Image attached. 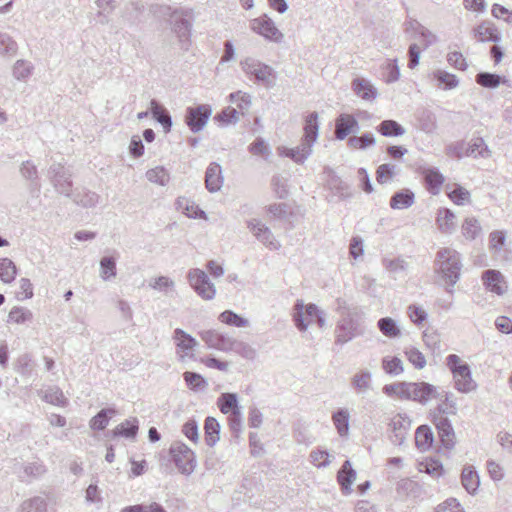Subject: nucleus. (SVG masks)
Returning a JSON list of instances; mask_svg holds the SVG:
<instances>
[{"instance_id":"f257e3e1","label":"nucleus","mask_w":512,"mask_h":512,"mask_svg":"<svg viewBox=\"0 0 512 512\" xmlns=\"http://www.w3.org/2000/svg\"><path fill=\"white\" fill-rule=\"evenodd\" d=\"M336 310L340 315L335 328L337 344H345L364 332L363 313L359 307L350 305L345 299L336 300Z\"/></svg>"},{"instance_id":"f03ea898","label":"nucleus","mask_w":512,"mask_h":512,"mask_svg":"<svg viewBox=\"0 0 512 512\" xmlns=\"http://www.w3.org/2000/svg\"><path fill=\"white\" fill-rule=\"evenodd\" d=\"M318 131V114L312 112L305 119L304 136L301 143L295 148L279 147V155L289 157L297 164H303L312 154V147L318 138Z\"/></svg>"},{"instance_id":"7ed1b4c3","label":"nucleus","mask_w":512,"mask_h":512,"mask_svg":"<svg viewBox=\"0 0 512 512\" xmlns=\"http://www.w3.org/2000/svg\"><path fill=\"white\" fill-rule=\"evenodd\" d=\"M386 394L400 400H413L426 404L432 398L439 396L437 388L426 382H398L386 385Z\"/></svg>"},{"instance_id":"20e7f679","label":"nucleus","mask_w":512,"mask_h":512,"mask_svg":"<svg viewBox=\"0 0 512 512\" xmlns=\"http://www.w3.org/2000/svg\"><path fill=\"white\" fill-rule=\"evenodd\" d=\"M462 263L460 254L451 248H443L437 252L435 260V269L441 274L442 278L453 287L460 278ZM449 294H453L452 288L446 289Z\"/></svg>"},{"instance_id":"39448f33","label":"nucleus","mask_w":512,"mask_h":512,"mask_svg":"<svg viewBox=\"0 0 512 512\" xmlns=\"http://www.w3.org/2000/svg\"><path fill=\"white\" fill-rule=\"evenodd\" d=\"M292 319L295 327L300 332L307 331L308 327L314 323L320 329L326 326V314L313 303L305 304L303 300L298 299L292 309Z\"/></svg>"},{"instance_id":"423d86ee","label":"nucleus","mask_w":512,"mask_h":512,"mask_svg":"<svg viewBox=\"0 0 512 512\" xmlns=\"http://www.w3.org/2000/svg\"><path fill=\"white\" fill-rule=\"evenodd\" d=\"M446 365L450 369L455 388L462 393H469L476 388V382L472 379L470 366L461 360L456 354L446 357Z\"/></svg>"},{"instance_id":"0eeeda50","label":"nucleus","mask_w":512,"mask_h":512,"mask_svg":"<svg viewBox=\"0 0 512 512\" xmlns=\"http://www.w3.org/2000/svg\"><path fill=\"white\" fill-rule=\"evenodd\" d=\"M240 66L246 75L253 76L258 83L266 87L274 85L276 72L271 66L252 57L241 60Z\"/></svg>"},{"instance_id":"6e6552de","label":"nucleus","mask_w":512,"mask_h":512,"mask_svg":"<svg viewBox=\"0 0 512 512\" xmlns=\"http://www.w3.org/2000/svg\"><path fill=\"white\" fill-rule=\"evenodd\" d=\"M169 452L173 463L181 474L188 476L194 472L197 465L195 453L186 444L174 442Z\"/></svg>"},{"instance_id":"1a4fd4ad","label":"nucleus","mask_w":512,"mask_h":512,"mask_svg":"<svg viewBox=\"0 0 512 512\" xmlns=\"http://www.w3.org/2000/svg\"><path fill=\"white\" fill-rule=\"evenodd\" d=\"M187 280L193 290L204 300H212L216 295L215 285L209 280L207 274L198 268L190 269Z\"/></svg>"},{"instance_id":"9d476101","label":"nucleus","mask_w":512,"mask_h":512,"mask_svg":"<svg viewBox=\"0 0 512 512\" xmlns=\"http://www.w3.org/2000/svg\"><path fill=\"white\" fill-rule=\"evenodd\" d=\"M250 29L265 38L266 40L280 44L283 42L284 34L277 28L274 21L266 14H263L250 21Z\"/></svg>"},{"instance_id":"9b49d317","label":"nucleus","mask_w":512,"mask_h":512,"mask_svg":"<svg viewBox=\"0 0 512 512\" xmlns=\"http://www.w3.org/2000/svg\"><path fill=\"white\" fill-rule=\"evenodd\" d=\"M172 339L176 346V355L180 361L194 358V350L198 346L197 340L181 328H176Z\"/></svg>"},{"instance_id":"f8f14e48","label":"nucleus","mask_w":512,"mask_h":512,"mask_svg":"<svg viewBox=\"0 0 512 512\" xmlns=\"http://www.w3.org/2000/svg\"><path fill=\"white\" fill-rule=\"evenodd\" d=\"M212 109L207 104L188 107L185 114V123L193 133L200 132L207 124Z\"/></svg>"},{"instance_id":"ddd939ff","label":"nucleus","mask_w":512,"mask_h":512,"mask_svg":"<svg viewBox=\"0 0 512 512\" xmlns=\"http://www.w3.org/2000/svg\"><path fill=\"white\" fill-rule=\"evenodd\" d=\"M51 182L60 194H64L68 197H71V189H72V174L68 169H66L63 165L59 163L52 164L48 171Z\"/></svg>"},{"instance_id":"4468645a","label":"nucleus","mask_w":512,"mask_h":512,"mask_svg":"<svg viewBox=\"0 0 512 512\" xmlns=\"http://www.w3.org/2000/svg\"><path fill=\"white\" fill-rule=\"evenodd\" d=\"M199 336L208 348L222 352H231L233 337L215 329L203 330L199 332Z\"/></svg>"},{"instance_id":"2eb2a0df","label":"nucleus","mask_w":512,"mask_h":512,"mask_svg":"<svg viewBox=\"0 0 512 512\" xmlns=\"http://www.w3.org/2000/svg\"><path fill=\"white\" fill-rule=\"evenodd\" d=\"M247 226L253 235L264 246L270 250H279L281 247L280 242L274 237L271 230L263 224L260 220L252 219L247 222Z\"/></svg>"},{"instance_id":"dca6fc26","label":"nucleus","mask_w":512,"mask_h":512,"mask_svg":"<svg viewBox=\"0 0 512 512\" xmlns=\"http://www.w3.org/2000/svg\"><path fill=\"white\" fill-rule=\"evenodd\" d=\"M389 426L392 431V435H390L392 443L403 444L411 427L410 418L407 415L397 414L391 419Z\"/></svg>"},{"instance_id":"f3484780","label":"nucleus","mask_w":512,"mask_h":512,"mask_svg":"<svg viewBox=\"0 0 512 512\" xmlns=\"http://www.w3.org/2000/svg\"><path fill=\"white\" fill-rule=\"evenodd\" d=\"M482 280L486 289L492 293L503 295L507 291V281L499 270L488 269L484 271Z\"/></svg>"},{"instance_id":"a211bd4d","label":"nucleus","mask_w":512,"mask_h":512,"mask_svg":"<svg viewBox=\"0 0 512 512\" xmlns=\"http://www.w3.org/2000/svg\"><path fill=\"white\" fill-rule=\"evenodd\" d=\"M434 424L442 445L447 449L453 448L455 445V433L448 418L442 414L437 415L434 418Z\"/></svg>"},{"instance_id":"6ab92c4d","label":"nucleus","mask_w":512,"mask_h":512,"mask_svg":"<svg viewBox=\"0 0 512 512\" xmlns=\"http://www.w3.org/2000/svg\"><path fill=\"white\" fill-rule=\"evenodd\" d=\"M473 37L479 42L498 43L501 40V34L497 27L491 21H482L472 30Z\"/></svg>"},{"instance_id":"aec40b11","label":"nucleus","mask_w":512,"mask_h":512,"mask_svg":"<svg viewBox=\"0 0 512 512\" xmlns=\"http://www.w3.org/2000/svg\"><path fill=\"white\" fill-rule=\"evenodd\" d=\"M224 182L222 167L212 162L205 172V187L210 193H216L221 190Z\"/></svg>"},{"instance_id":"412c9836","label":"nucleus","mask_w":512,"mask_h":512,"mask_svg":"<svg viewBox=\"0 0 512 512\" xmlns=\"http://www.w3.org/2000/svg\"><path fill=\"white\" fill-rule=\"evenodd\" d=\"M172 17L174 19L173 31L181 43V48L188 50L191 23L184 17L178 16L176 12L173 13Z\"/></svg>"},{"instance_id":"4be33fe9","label":"nucleus","mask_w":512,"mask_h":512,"mask_svg":"<svg viewBox=\"0 0 512 512\" xmlns=\"http://www.w3.org/2000/svg\"><path fill=\"white\" fill-rule=\"evenodd\" d=\"M356 479V472L352 468L351 462L346 460L337 474V481L341 486V490L344 494L351 493V484Z\"/></svg>"},{"instance_id":"5701e85b","label":"nucleus","mask_w":512,"mask_h":512,"mask_svg":"<svg viewBox=\"0 0 512 512\" xmlns=\"http://www.w3.org/2000/svg\"><path fill=\"white\" fill-rule=\"evenodd\" d=\"M358 123L352 115L341 114L336 120L335 135L339 140H343L351 132H355Z\"/></svg>"},{"instance_id":"b1692460","label":"nucleus","mask_w":512,"mask_h":512,"mask_svg":"<svg viewBox=\"0 0 512 512\" xmlns=\"http://www.w3.org/2000/svg\"><path fill=\"white\" fill-rule=\"evenodd\" d=\"M150 112L153 118L162 125L164 131L168 133L172 127V118L162 105H160L155 99L150 102Z\"/></svg>"},{"instance_id":"393cba45","label":"nucleus","mask_w":512,"mask_h":512,"mask_svg":"<svg viewBox=\"0 0 512 512\" xmlns=\"http://www.w3.org/2000/svg\"><path fill=\"white\" fill-rule=\"evenodd\" d=\"M175 207L189 218H206L205 212L199 209L194 201L186 197H178L175 202Z\"/></svg>"},{"instance_id":"a878e982","label":"nucleus","mask_w":512,"mask_h":512,"mask_svg":"<svg viewBox=\"0 0 512 512\" xmlns=\"http://www.w3.org/2000/svg\"><path fill=\"white\" fill-rule=\"evenodd\" d=\"M461 483L469 494H475L480 485V479L473 466H465L461 473Z\"/></svg>"},{"instance_id":"bb28decb","label":"nucleus","mask_w":512,"mask_h":512,"mask_svg":"<svg viewBox=\"0 0 512 512\" xmlns=\"http://www.w3.org/2000/svg\"><path fill=\"white\" fill-rule=\"evenodd\" d=\"M408 264L403 258H394L386 261V274L394 280H404L407 275Z\"/></svg>"},{"instance_id":"cd10ccee","label":"nucleus","mask_w":512,"mask_h":512,"mask_svg":"<svg viewBox=\"0 0 512 512\" xmlns=\"http://www.w3.org/2000/svg\"><path fill=\"white\" fill-rule=\"evenodd\" d=\"M414 193L409 189H402L394 193L390 199V206L393 209H406L414 203Z\"/></svg>"},{"instance_id":"c85d7f7f","label":"nucleus","mask_w":512,"mask_h":512,"mask_svg":"<svg viewBox=\"0 0 512 512\" xmlns=\"http://www.w3.org/2000/svg\"><path fill=\"white\" fill-rule=\"evenodd\" d=\"M449 199L456 205H465L470 202V192L459 184L445 186Z\"/></svg>"},{"instance_id":"c756f323","label":"nucleus","mask_w":512,"mask_h":512,"mask_svg":"<svg viewBox=\"0 0 512 512\" xmlns=\"http://www.w3.org/2000/svg\"><path fill=\"white\" fill-rule=\"evenodd\" d=\"M352 88L357 96L366 101H371L376 97V90L369 81L363 78H356L352 82Z\"/></svg>"},{"instance_id":"7c9ffc66","label":"nucleus","mask_w":512,"mask_h":512,"mask_svg":"<svg viewBox=\"0 0 512 512\" xmlns=\"http://www.w3.org/2000/svg\"><path fill=\"white\" fill-rule=\"evenodd\" d=\"M434 441L432 430L427 425H421L415 432V444L421 451L428 450Z\"/></svg>"},{"instance_id":"2f4dec72","label":"nucleus","mask_w":512,"mask_h":512,"mask_svg":"<svg viewBox=\"0 0 512 512\" xmlns=\"http://www.w3.org/2000/svg\"><path fill=\"white\" fill-rule=\"evenodd\" d=\"M349 419V412L347 409L344 408H340L332 414L333 424L341 437L348 435Z\"/></svg>"},{"instance_id":"473e14b6","label":"nucleus","mask_w":512,"mask_h":512,"mask_svg":"<svg viewBox=\"0 0 512 512\" xmlns=\"http://www.w3.org/2000/svg\"><path fill=\"white\" fill-rule=\"evenodd\" d=\"M427 189L432 194H438L441 185L444 182V176L435 168H428L424 171Z\"/></svg>"},{"instance_id":"72a5a7b5","label":"nucleus","mask_w":512,"mask_h":512,"mask_svg":"<svg viewBox=\"0 0 512 512\" xmlns=\"http://www.w3.org/2000/svg\"><path fill=\"white\" fill-rule=\"evenodd\" d=\"M42 399L52 405L64 407L67 404V399L62 390L57 386H50L42 392Z\"/></svg>"},{"instance_id":"f704fd0d","label":"nucleus","mask_w":512,"mask_h":512,"mask_svg":"<svg viewBox=\"0 0 512 512\" xmlns=\"http://www.w3.org/2000/svg\"><path fill=\"white\" fill-rule=\"evenodd\" d=\"M217 405L223 414H229L234 410H240L238 397L235 393H222L217 399Z\"/></svg>"},{"instance_id":"c9c22d12","label":"nucleus","mask_w":512,"mask_h":512,"mask_svg":"<svg viewBox=\"0 0 512 512\" xmlns=\"http://www.w3.org/2000/svg\"><path fill=\"white\" fill-rule=\"evenodd\" d=\"M468 155L474 158H488L491 154L488 146L481 137L473 138L467 143Z\"/></svg>"},{"instance_id":"e433bc0d","label":"nucleus","mask_w":512,"mask_h":512,"mask_svg":"<svg viewBox=\"0 0 512 512\" xmlns=\"http://www.w3.org/2000/svg\"><path fill=\"white\" fill-rule=\"evenodd\" d=\"M371 382V373L367 370L357 372L351 379V385L358 393H365L371 389Z\"/></svg>"},{"instance_id":"4c0bfd02","label":"nucleus","mask_w":512,"mask_h":512,"mask_svg":"<svg viewBox=\"0 0 512 512\" xmlns=\"http://www.w3.org/2000/svg\"><path fill=\"white\" fill-rule=\"evenodd\" d=\"M73 197V201L86 208L95 207L100 199V196L89 190H82L71 195Z\"/></svg>"},{"instance_id":"58836bf2","label":"nucleus","mask_w":512,"mask_h":512,"mask_svg":"<svg viewBox=\"0 0 512 512\" xmlns=\"http://www.w3.org/2000/svg\"><path fill=\"white\" fill-rule=\"evenodd\" d=\"M454 220V213L451 210L445 208L439 211L436 221L441 232L451 233L456 226Z\"/></svg>"},{"instance_id":"ea45409f","label":"nucleus","mask_w":512,"mask_h":512,"mask_svg":"<svg viewBox=\"0 0 512 512\" xmlns=\"http://www.w3.org/2000/svg\"><path fill=\"white\" fill-rule=\"evenodd\" d=\"M433 77L438 81V86L444 90L454 89L458 86L459 80L456 75L444 70H436Z\"/></svg>"},{"instance_id":"a19ab883","label":"nucleus","mask_w":512,"mask_h":512,"mask_svg":"<svg viewBox=\"0 0 512 512\" xmlns=\"http://www.w3.org/2000/svg\"><path fill=\"white\" fill-rule=\"evenodd\" d=\"M205 436L206 443L208 446H214L219 440L220 425L218 421L213 417H207L205 420Z\"/></svg>"},{"instance_id":"79ce46f5","label":"nucleus","mask_w":512,"mask_h":512,"mask_svg":"<svg viewBox=\"0 0 512 512\" xmlns=\"http://www.w3.org/2000/svg\"><path fill=\"white\" fill-rule=\"evenodd\" d=\"M482 232L479 221L474 217H468L462 224V234L467 240H475Z\"/></svg>"},{"instance_id":"37998d69","label":"nucleus","mask_w":512,"mask_h":512,"mask_svg":"<svg viewBox=\"0 0 512 512\" xmlns=\"http://www.w3.org/2000/svg\"><path fill=\"white\" fill-rule=\"evenodd\" d=\"M17 50V42L8 33L0 32V56L13 57Z\"/></svg>"},{"instance_id":"c03bdc74","label":"nucleus","mask_w":512,"mask_h":512,"mask_svg":"<svg viewBox=\"0 0 512 512\" xmlns=\"http://www.w3.org/2000/svg\"><path fill=\"white\" fill-rule=\"evenodd\" d=\"M117 274L116 259L112 256H104L100 260V277L104 281L114 278Z\"/></svg>"},{"instance_id":"a18cd8bd","label":"nucleus","mask_w":512,"mask_h":512,"mask_svg":"<svg viewBox=\"0 0 512 512\" xmlns=\"http://www.w3.org/2000/svg\"><path fill=\"white\" fill-rule=\"evenodd\" d=\"M146 178L149 182L165 186L168 184L170 180L169 172L162 166H158L152 169H149L146 172Z\"/></svg>"},{"instance_id":"49530a36","label":"nucleus","mask_w":512,"mask_h":512,"mask_svg":"<svg viewBox=\"0 0 512 512\" xmlns=\"http://www.w3.org/2000/svg\"><path fill=\"white\" fill-rule=\"evenodd\" d=\"M17 275V268L14 262L9 258L0 259V279L4 283H11Z\"/></svg>"},{"instance_id":"de8ad7c7","label":"nucleus","mask_w":512,"mask_h":512,"mask_svg":"<svg viewBox=\"0 0 512 512\" xmlns=\"http://www.w3.org/2000/svg\"><path fill=\"white\" fill-rule=\"evenodd\" d=\"M218 319L226 325L234 326V327H238V328L247 327L249 325L248 319L238 315L237 313H235L232 310L223 311L219 315Z\"/></svg>"},{"instance_id":"09e8293b","label":"nucleus","mask_w":512,"mask_h":512,"mask_svg":"<svg viewBox=\"0 0 512 512\" xmlns=\"http://www.w3.org/2000/svg\"><path fill=\"white\" fill-rule=\"evenodd\" d=\"M138 432V421L136 418L127 419L115 428V435L134 438Z\"/></svg>"},{"instance_id":"8fccbe9b","label":"nucleus","mask_w":512,"mask_h":512,"mask_svg":"<svg viewBox=\"0 0 512 512\" xmlns=\"http://www.w3.org/2000/svg\"><path fill=\"white\" fill-rule=\"evenodd\" d=\"M22 468L24 475L20 477L23 480L41 477L47 471L45 465L41 461L24 464Z\"/></svg>"},{"instance_id":"3c124183","label":"nucleus","mask_w":512,"mask_h":512,"mask_svg":"<svg viewBox=\"0 0 512 512\" xmlns=\"http://www.w3.org/2000/svg\"><path fill=\"white\" fill-rule=\"evenodd\" d=\"M186 385L193 391H200L207 387V381L196 372L186 371L183 374Z\"/></svg>"},{"instance_id":"603ef678","label":"nucleus","mask_w":512,"mask_h":512,"mask_svg":"<svg viewBox=\"0 0 512 512\" xmlns=\"http://www.w3.org/2000/svg\"><path fill=\"white\" fill-rule=\"evenodd\" d=\"M419 471L425 472L434 478H438L443 474V466L438 460L426 459L419 463Z\"/></svg>"},{"instance_id":"864d4df0","label":"nucleus","mask_w":512,"mask_h":512,"mask_svg":"<svg viewBox=\"0 0 512 512\" xmlns=\"http://www.w3.org/2000/svg\"><path fill=\"white\" fill-rule=\"evenodd\" d=\"M413 39L416 41L415 43H418L423 50L429 48L431 45L437 42V36L426 27H424L418 34L416 33L413 36Z\"/></svg>"},{"instance_id":"5fc2aeb1","label":"nucleus","mask_w":512,"mask_h":512,"mask_svg":"<svg viewBox=\"0 0 512 512\" xmlns=\"http://www.w3.org/2000/svg\"><path fill=\"white\" fill-rule=\"evenodd\" d=\"M477 84L485 88H496L501 83V77L498 74L489 72H480L476 75Z\"/></svg>"},{"instance_id":"6e6d98bb","label":"nucleus","mask_w":512,"mask_h":512,"mask_svg":"<svg viewBox=\"0 0 512 512\" xmlns=\"http://www.w3.org/2000/svg\"><path fill=\"white\" fill-rule=\"evenodd\" d=\"M33 65L26 60H17L13 66V76L17 80H25L28 78L33 71Z\"/></svg>"},{"instance_id":"4d7b16f0","label":"nucleus","mask_w":512,"mask_h":512,"mask_svg":"<svg viewBox=\"0 0 512 512\" xmlns=\"http://www.w3.org/2000/svg\"><path fill=\"white\" fill-rule=\"evenodd\" d=\"M231 351L249 360L254 359L256 356V351L252 346L235 338L233 339Z\"/></svg>"},{"instance_id":"13d9d810","label":"nucleus","mask_w":512,"mask_h":512,"mask_svg":"<svg viewBox=\"0 0 512 512\" xmlns=\"http://www.w3.org/2000/svg\"><path fill=\"white\" fill-rule=\"evenodd\" d=\"M506 241L504 231L495 230L489 234V250L494 254L500 253Z\"/></svg>"},{"instance_id":"bf43d9fd","label":"nucleus","mask_w":512,"mask_h":512,"mask_svg":"<svg viewBox=\"0 0 512 512\" xmlns=\"http://www.w3.org/2000/svg\"><path fill=\"white\" fill-rule=\"evenodd\" d=\"M46 506L45 500L36 496L22 503L21 512H46Z\"/></svg>"},{"instance_id":"052dcab7","label":"nucleus","mask_w":512,"mask_h":512,"mask_svg":"<svg viewBox=\"0 0 512 512\" xmlns=\"http://www.w3.org/2000/svg\"><path fill=\"white\" fill-rule=\"evenodd\" d=\"M310 462L318 468H325L330 465V454L326 450L316 449L310 452Z\"/></svg>"},{"instance_id":"680f3d73","label":"nucleus","mask_w":512,"mask_h":512,"mask_svg":"<svg viewBox=\"0 0 512 512\" xmlns=\"http://www.w3.org/2000/svg\"><path fill=\"white\" fill-rule=\"evenodd\" d=\"M33 314L30 310L24 307H14L9 312L8 318L17 324H23L32 320Z\"/></svg>"},{"instance_id":"e2e57ef3","label":"nucleus","mask_w":512,"mask_h":512,"mask_svg":"<svg viewBox=\"0 0 512 512\" xmlns=\"http://www.w3.org/2000/svg\"><path fill=\"white\" fill-rule=\"evenodd\" d=\"M229 98L232 103H235L237 105V107L242 111V113H244V111H247L251 105V96L242 91L231 93Z\"/></svg>"},{"instance_id":"0e129e2a","label":"nucleus","mask_w":512,"mask_h":512,"mask_svg":"<svg viewBox=\"0 0 512 512\" xmlns=\"http://www.w3.org/2000/svg\"><path fill=\"white\" fill-rule=\"evenodd\" d=\"M375 138L372 134H365L361 137L353 136L348 140V145L354 149H364L368 146L374 145Z\"/></svg>"},{"instance_id":"69168bd1","label":"nucleus","mask_w":512,"mask_h":512,"mask_svg":"<svg viewBox=\"0 0 512 512\" xmlns=\"http://www.w3.org/2000/svg\"><path fill=\"white\" fill-rule=\"evenodd\" d=\"M215 120L227 125L234 124L239 120V113L233 107H227L215 116Z\"/></svg>"},{"instance_id":"338daca9","label":"nucleus","mask_w":512,"mask_h":512,"mask_svg":"<svg viewBox=\"0 0 512 512\" xmlns=\"http://www.w3.org/2000/svg\"><path fill=\"white\" fill-rule=\"evenodd\" d=\"M408 361L414 365L417 369H422L426 365V359L424 355L416 348L411 347L405 351Z\"/></svg>"},{"instance_id":"774afa93","label":"nucleus","mask_w":512,"mask_h":512,"mask_svg":"<svg viewBox=\"0 0 512 512\" xmlns=\"http://www.w3.org/2000/svg\"><path fill=\"white\" fill-rule=\"evenodd\" d=\"M121 512H166L164 508L156 503L153 502L149 505H133V506H127L121 510Z\"/></svg>"}]
</instances>
